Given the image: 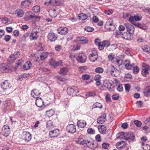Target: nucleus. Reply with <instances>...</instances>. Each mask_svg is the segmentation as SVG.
I'll use <instances>...</instances> for the list:
<instances>
[{
	"label": "nucleus",
	"instance_id": "nucleus-44",
	"mask_svg": "<svg viewBox=\"0 0 150 150\" xmlns=\"http://www.w3.org/2000/svg\"><path fill=\"white\" fill-rule=\"evenodd\" d=\"M55 9H51L50 11V15L52 17H55L57 16V13H56Z\"/></svg>",
	"mask_w": 150,
	"mask_h": 150
},
{
	"label": "nucleus",
	"instance_id": "nucleus-41",
	"mask_svg": "<svg viewBox=\"0 0 150 150\" xmlns=\"http://www.w3.org/2000/svg\"><path fill=\"white\" fill-rule=\"evenodd\" d=\"M47 115L49 117L53 116L54 114V110L51 109L49 111H47L46 112Z\"/></svg>",
	"mask_w": 150,
	"mask_h": 150
},
{
	"label": "nucleus",
	"instance_id": "nucleus-63",
	"mask_svg": "<svg viewBox=\"0 0 150 150\" xmlns=\"http://www.w3.org/2000/svg\"><path fill=\"white\" fill-rule=\"evenodd\" d=\"M142 69H148V70H150L149 66L147 64L144 63H143L142 64Z\"/></svg>",
	"mask_w": 150,
	"mask_h": 150
},
{
	"label": "nucleus",
	"instance_id": "nucleus-59",
	"mask_svg": "<svg viewBox=\"0 0 150 150\" xmlns=\"http://www.w3.org/2000/svg\"><path fill=\"white\" fill-rule=\"evenodd\" d=\"M134 123L138 127H141L142 125L141 122L137 120H135L134 121Z\"/></svg>",
	"mask_w": 150,
	"mask_h": 150
},
{
	"label": "nucleus",
	"instance_id": "nucleus-37",
	"mask_svg": "<svg viewBox=\"0 0 150 150\" xmlns=\"http://www.w3.org/2000/svg\"><path fill=\"white\" fill-rule=\"evenodd\" d=\"M125 143L123 141L121 142H118L116 144V148L118 149H121L123 148V146L125 145Z\"/></svg>",
	"mask_w": 150,
	"mask_h": 150
},
{
	"label": "nucleus",
	"instance_id": "nucleus-43",
	"mask_svg": "<svg viewBox=\"0 0 150 150\" xmlns=\"http://www.w3.org/2000/svg\"><path fill=\"white\" fill-rule=\"evenodd\" d=\"M47 57V52H43L40 55V59L41 60H43Z\"/></svg>",
	"mask_w": 150,
	"mask_h": 150
},
{
	"label": "nucleus",
	"instance_id": "nucleus-21",
	"mask_svg": "<svg viewBox=\"0 0 150 150\" xmlns=\"http://www.w3.org/2000/svg\"><path fill=\"white\" fill-rule=\"evenodd\" d=\"M39 33V32L35 30L34 31L32 32L30 35V38L31 40H35L37 39L38 35V33Z\"/></svg>",
	"mask_w": 150,
	"mask_h": 150
},
{
	"label": "nucleus",
	"instance_id": "nucleus-36",
	"mask_svg": "<svg viewBox=\"0 0 150 150\" xmlns=\"http://www.w3.org/2000/svg\"><path fill=\"white\" fill-rule=\"evenodd\" d=\"M125 133L124 132H121L119 133L118 134H117V139H125Z\"/></svg>",
	"mask_w": 150,
	"mask_h": 150
},
{
	"label": "nucleus",
	"instance_id": "nucleus-17",
	"mask_svg": "<svg viewBox=\"0 0 150 150\" xmlns=\"http://www.w3.org/2000/svg\"><path fill=\"white\" fill-rule=\"evenodd\" d=\"M44 101L41 98L38 97L36 98L35 104L37 107L42 108L44 106Z\"/></svg>",
	"mask_w": 150,
	"mask_h": 150
},
{
	"label": "nucleus",
	"instance_id": "nucleus-40",
	"mask_svg": "<svg viewBox=\"0 0 150 150\" xmlns=\"http://www.w3.org/2000/svg\"><path fill=\"white\" fill-rule=\"evenodd\" d=\"M99 108L100 109H102L103 108V105L100 103L96 102L93 105L92 108Z\"/></svg>",
	"mask_w": 150,
	"mask_h": 150
},
{
	"label": "nucleus",
	"instance_id": "nucleus-30",
	"mask_svg": "<svg viewBox=\"0 0 150 150\" xmlns=\"http://www.w3.org/2000/svg\"><path fill=\"white\" fill-rule=\"evenodd\" d=\"M24 12L23 10L21 9H18L15 11V13L19 17H22L23 15Z\"/></svg>",
	"mask_w": 150,
	"mask_h": 150
},
{
	"label": "nucleus",
	"instance_id": "nucleus-51",
	"mask_svg": "<svg viewBox=\"0 0 150 150\" xmlns=\"http://www.w3.org/2000/svg\"><path fill=\"white\" fill-rule=\"evenodd\" d=\"M149 70L147 69H142V74L144 76H145L149 73Z\"/></svg>",
	"mask_w": 150,
	"mask_h": 150
},
{
	"label": "nucleus",
	"instance_id": "nucleus-39",
	"mask_svg": "<svg viewBox=\"0 0 150 150\" xmlns=\"http://www.w3.org/2000/svg\"><path fill=\"white\" fill-rule=\"evenodd\" d=\"M16 59L14 56L11 54L8 58V61L9 62V64H11L13 63Z\"/></svg>",
	"mask_w": 150,
	"mask_h": 150
},
{
	"label": "nucleus",
	"instance_id": "nucleus-4",
	"mask_svg": "<svg viewBox=\"0 0 150 150\" xmlns=\"http://www.w3.org/2000/svg\"><path fill=\"white\" fill-rule=\"evenodd\" d=\"M63 4V2L61 0H50L48 2H45V4L49 5L51 4L53 5L59 6Z\"/></svg>",
	"mask_w": 150,
	"mask_h": 150
},
{
	"label": "nucleus",
	"instance_id": "nucleus-2",
	"mask_svg": "<svg viewBox=\"0 0 150 150\" xmlns=\"http://www.w3.org/2000/svg\"><path fill=\"white\" fill-rule=\"evenodd\" d=\"M10 132V129L8 125H5L2 127L1 133L3 136L7 137Z\"/></svg>",
	"mask_w": 150,
	"mask_h": 150
},
{
	"label": "nucleus",
	"instance_id": "nucleus-53",
	"mask_svg": "<svg viewBox=\"0 0 150 150\" xmlns=\"http://www.w3.org/2000/svg\"><path fill=\"white\" fill-rule=\"evenodd\" d=\"M103 69L101 67H98L95 69L96 72L98 73H102L103 71Z\"/></svg>",
	"mask_w": 150,
	"mask_h": 150
},
{
	"label": "nucleus",
	"instance_id": "nucleus-6",
	"mask_svg": "<svg viewBox=\"0 0 150 150\" xmlns=\"http://www.w3.org/2000/svg\"><path fill=\"white\" fill-rule=\"evenodd\" d=\"M1 88L4 91L10 88L11 87V85L8 80H5L1 82Z\"/></svg>",
	"mask_w": 150,
	"mask_h": 150
},
{
	"label": "nucleus",
	"instance_id": "nucleus-7",
	"mask_svg": "<svg viewBox=\"0 0 150 150\" xmlns=\"http://www.w3.org/2000/svg\"><path fill=\"white\" fill-rule=\"evenodd\" d=\"M86 59V54L84 53H80L78 55L77 59V60L81 63H83Z\"/></svg>",
	"mask_w": 150,
	"mask_h": 150
},
{
	"label": "nucleus",
	"instance_id": "nucleus-54",
	"mask_svg": "<svg viewBox=\"0 0 150 150\" xmlns=\"http://www.w3.org/2000/svg\"><path fill=\"white\" fill-rule=\"evenodd\" d=\"M86 96L88 97H94L96 96V93L94 92H89L87 93Z\"/></svg>",
	"mask_w": 150,
	"mask_h": 150
},
{
	"label": "nucleus",
	"instance_id": "nucleus-56",
	"mask_svg": "<svg viewBox=\"0 0 150 150\" xmlns=\"http://www.w3.org/2000/svg\"><path fill=\"white\" fill-rule=\"evenodd\" d=\"M133 72L134 74H137L138 73L139 71V68L137 66L135 67L134 66L133 68L132 69Z\"/></svg>",
	"mask_w": 150,
	"mask_h": 150
},
{
	"label": "nucleus",
	"instance_id": "nucleus-25",
	"mask_svg": "<svg viewBox=\"0 0 150 150\" xmlns=\"http://www.w3.org/2000/svg\"><path fill=\"white\" fill-rule=\"evenodd\" d=\"M49 63L50 65L55 68L58 66L59 64V62L55 61L53 58H51L49 61Z\"/></svg>",
	"mask_w": 150,
	"mask_h": 150
},
{
	"label": "nucleus",
	"instance_id": "nucleus-3",
	"mask_svg": "<svg viewBox=\"0 0 150 150\" xmlns=\"http://www.w3.org/2000/svg\"><path fill=\"white\" fill-rule=\"evenodd\" d=\"M22 138L25 142H28L31 139V135L29 132H24L22 134Z\"/></svg>",
	"mask_w": 150,
	"mask_h": 150
},
{
	"label": "nucleus",
	"instance_id": "nucleus-13",
	"mask_svg": "<svg viewBox=\"0 0 150 150\" xmlns=\"http://www.w3.org/2000/svg\"><path fill=\"white\" fill-rule=\"evenodd\" d=\"M10 71L9 66L3 64L0 66V71L3 73H8Z\"/></svg>",
	"mask_w": 150,
	"mask_h": 150
},
{
	"label": "nucleus",
	"instance_id": "nucleus-58",
	"mask_svg": "<svg viewBox=\"0 0 150 150\" xmlns=\"http://www.w3.org/2000/svg\"><path fill=\"white\" fill-rule=\"evenodd\" d=\"M90 78V76L87 74H85L83 75L82 76V78L84 80H87Z\"/></svg>",
	"mask_w": 150,
	"mask_h": 150
},
{
	"label": "nucleus",
	"instance_id": "nucleus-22",
	"mask_svg": "<svg viewBox=\"0 0 150 150\" xmlns=\"http://www.w3.org/2000/svg\"><path fill=\"white\" fill-rule=\"evenodd\" d=\"M98 129L100 133L103 134H105L107 128L106 126L105 125H102L98 126Z\"/></svg>",
	"mask_w": 150,
	"mask_h": 150
},
{
	"label": "nucleus",
	"instance_id": "nucleus-19",
	"mask_svg": "<svg viewBox=\"0 0 150 150\" xmlns=\"http://www.w3.org/2000/svg\"><path fill=\"white\" fill-rule=\"evenodd\" d=\"M31 1L30 0H25L22 1L21 4V6L22 8H25L28 7L31 4Z\"/></svg>",
	"mask_w": 150,
	"mask_h": 150
},
{
	"label": "nucleus",
	"instance_id": "nucleus-24",
	"mask_svg": "<svg viewBox=\"0 0 150 150\" xmlns=\"http://www.w3.org/2000/svg\"><path fill=\"white\" fill-rule=\"evenodd\" d=\"M88 144H87V146L92 149H94L98 146L97 143L96 142H92L89 141V142Z\"/></svg>",
	"mask_w": 150,
	"mask_h": 150
},
{
	"label": "nucleus",
	"instance_id": "nucleus-62",
	"mask_svg": "<svg viewBox=\"0 0 150 150\" xmlns=\"http://www.w3.org/2000/svg\"><path fill=\"white\" fill-rule=\"evenodd\" d=\"M109 144L107 143H103L102 144V147L104 149H107L109 146Z\"/></svg>",
	"mask_w": 150,
	"mask_h": 150
},
{
	"label": "nucleus",
	"instance_id": "nucleus-61",
	"mask_svg": "<svg viewBox=\"0 0 150 150\" xmlns=\"http://www.w3.org/2000/svg\"><path fill=\"white\" fill-rule=\"evenodd\" d=\"M123 89V88L122 85L121 84H119L117 88V90L119 92H121L122 91Z\"/></svg>",
	"mask_w": 150,
	"mask_h": 150
},
{
	"label": "nucleus",
	"instance_id": "nucleus-33",
	"mask_svg": "<svg viewBox=\"0 0 150 150\" xmlns=\"http://www.w3.org/2000/svg\"><path fill=\"white\" fill-rule=\"evenodd\" d=\"M68 71V69L67 67H64L60 69L59 74L61 75H66Z\"/></svg>",
	"mask_w": 150,
	"mask_h": 150
},
{
	"label": "nucleus",
	"instance_id": "nucleus-27",
	"mask_svg": "<svg viewBox=\"0 0 150 150\" xmlns=\"http://www.w3.org/2000/svg\"><path fill=\"white\" fill-rule=\"evenodd\" d=\"M32 66L31 63L30 61H28L23 66V69L25 70L29 69Z\"/></svg>",
	"mask_w": 150,
	"mask_h": 150
},
{
	"label": "nucleus",
	"instance_id": "nucleus-10",
	"mask_svg": "<svg viewBox=\"0 0 150 150\" xmlns=\"http://www.w3.org/2000/svg\"><path fill=\"white\" fill-rule=\"evenodd\" d=\"M59 134V130L58 129H56L49 132V136L50 138H53L57 137Z\"/></svg>",
	"mask_w": 150,
	"mask_h": 150
},
{
	"label": "nucleus",
	"instance_id": "nucleus-5",
	"mask_svg": "<svg viewBox=\"0 0 150 150\" xmlns=\"http://www.w3.org/2000/svg\"><path fill=\"white\" fill-rule=\"evenodd\" d=\"M66 130L69 133H74L76 132V126L74 124H69L67 126Z\"/></svg>",
	"mask_w": 150,
	"mask_h": 150
},
{
	"label": "nucleus",
	"instance_id": "nucleus-26",
	"mask_svg": "<svg viewBox=\"0 0 150 150\" xmlns=\"http://www.w3.org/2000/svg\"><path fill=\"white\" fill-rule=\"evenodd\" d=\"M106 26H110V27L109 28V30H114L115 29L116 27L115 25L114 24H113L112 23H110L109 20H108L107 21L106 23Z\"/></svg>",
	"mask_w": 150,
	"mask_h": 150
},
{
	"label": "nucleus",
	"instance_id": "nucleus-12",
	"mask_svg": "<svg viewBox=\"0 0 150 150\" xmlns=\"http://www.w3.org/2000/svg\"><path fill=\"white\" fill-rule=\"evenodd\" d=\"M110 45V43L108 41H104L101 42L98 45L99 49L100 50H103L105 47H107Z\"/></svg>",
	"mask_w": 150,
	"mask_h": 150
},
{
	"label": "nucleus",
	"instance_id": "nucleus-45",
	"mask_svg": "<svg viewBox=\"0 0 150 150\" xmlns=\"http://www.w3.org/2000/svg\"><path fill=\"white\" fill-rule=\"evenodd\" d=\"M144 95L147 97L150 96V87L147 88L144 92Z\"/></svg>",
	"mask_w": 150,
	"mask_h": 150
},
{
	"label": "nucleus",
	"instance_id": "nucleus-16",
	"mask_svg": "<svg viewBox=\"0 0 150 150\" xmlns=\"http://www.w3.org/2000/svg\"><path fill=\"white\" fill-rule=\"evenodd\" d=\"M76 40L77 42L79 43L80 42V43L83 44H87L88 42L87 38L84 37L79 36L77 37Z\"/></svg>",
	"mask_w": 150,
	"mask_h": 150
},
{
	"label": "nucleus",
	"instance_id": "nucleus-35",
	"mask_svg": "<svg viewBox=\"0 0 150 150\" xmlns=\"http://www.w3.org/2000/svg\"><path fill=\"white\" fill-rule=\"evenodd\" d=\"M78 17L80 20H85L87 18L86 15L83 13H81L79 14Z\"/></svg>",
	"mask_w": 150,
	"mask_h": 150
},
{
	"label": "nucleus",
	"instance_id": "nucleus-52",
	"mask_svg": "<svg viewBox=\"0 0 150 150\" xmlns=\"http://www.w3.org/2000/svg\"><path fill=\"white\" fill-rule=\"evenodd\" d=\"M84 30L88 32H91L94 31V29L92 27L88 26H86L84 28Z\"/></svg>",
	"mask_w": 150,
	"mask_h": 150
},
{
	"label": "nucleus",
	"instance_id": "nucleus-47",
	"mask_svg": "<svg viewBox=\"0 0 150 150\" xmlns=\"http://www.w3.org/2000/svg\"><path fill=\"white\" fill-rule=\"evenodd\" d=\"M94 56L95 54L93 53H92V54H89V57L90 59L91 62H94L97 60V57L93 58V57Z\"/></svg>",
	"mask_w": 150,
	"mask_h": 150
},
{
	"label": "nucleus",
	"instance_id": "nucleus-23",
	"mask_svg": "<svg viewBox=\"0 0 150 150\" xmlns=\"http://www.w3.org/2000/svg\"><path fill=\"white\" fill-rule=\"evenodd\" d=\"M112 83L108 81L106 82L104 85L105 87H106L108 90L110 91H112L114 90V87L112 86Z\"/></svg>",
	"mask_w": 150,
	"mask_h": 150
},
{
	"label": "nucleus",
	"instance_id": "nucleus-50",
	"mask_svg": "<svg viewBox=\"0 0 150 150\" xmlns=\"http://www.w3.org/2000/svg\"><path fill=\"white\" fill-rule=\"evenodd\" d=\"M143 148L144 150H150V146L147 144H142Z\"/></svg>",
	"mask_w": 150,
	"mask_h": 150
},
{
	"label": "nucleus",
	"instance_id": "nucleus-42",
	"mask_svg": "<svg viewBox=\"0 0 150 150\" xmlns=\"http://www.w3.org/2000/svg\"><path fill=\"white\" fill-rule=\"evenodd\" d=\"M125 67L126 69L127 70H130L132 68H133L134 66V64H130L129 63H128L126 64H124Z\"/></svg>",
	"mask_w": 150,
	"mask_h": 150
},
{
	"label": "nucleus",
	"instance_id": "nucleus-60",
	"mask_svg": "<svg viewBox=\"0 0 150 150\" xmlns=\"http://www.w3.org/2000/svg\"><path fill=\"white\" fill-rule=\"evenodd\" d=\"M7 104L6 103L4 105H2V109L3 111L5 112H6L7 109Z\"/></svg>",
	"mask_w": 150,
	"mask_h": 150
},
{
	"label": "nucleus",
	"instance_id": "nucleus-28",
	"mask_svg": "<svg viewBox=\"0 0 150 150\" xmlns=\"http://www.w3.org/2000/svg\"><path fill=\"white\" fill-rule=\"evenodd\" d=\"M77 124L78 126L80 128L84 127L86 125V121L83 120L78 121Z\"/></svg>",
	"mask_w": 150,
	"mask_h": 150
},
{
	"label": "nucleus",
	"instance_id": "nucleus-29",
	"mask_svg": "<svg viewBox=\"0 0 150 150\" xmlns=\"http://www.w3.org/2000/svg\"><path fill=\"white\" fill-rule=\"evenodd\" d=\"M40 94V93L38 92V91H36V90L35 89L33 90L31 92V96L36 98H38L37 96L39 95Z\"/></svg>",
	"mask_w": 150,
	"mask_h": 150
},
{
	"label": "nucleus",
	"instance_id": "nucleus-48",
	"mask_svg": "<svg viewBox=\"0 0 150 150\" xmlns=\"http://www.w3.org/2000/svg\"><path fill=\"white\" fill-rule=\"evenodd\" d=\"M142 49L144 52H148L150 50L149 47L147 45H144L142 46Z\"/></svg>",
	"mask_w": 150,
	"mask_h": 150
},
{
	"label": "nucleus",
	"instance_id": "nucleus-8",
	"mask_svg": "<svg viewBox=\"0 0 150 150\" xmlns=\"http://www.w3.org/2000/svg\"><path fill=\"white\" fill-rule=\"evenodd\" d=\"M125 139L128 140L129 142L131 141L133 142L135 138V136L132 132L125 133Z\"/></svg>",
	"mask_w": 150,
	"mask_h": 150
},
{
	"label": "nucleus",
	"instance_id": "nucleus-9",
	"mask_svg": "<svg viewBox=\"0 0 150 150\" xmlns=\"http://www.w3.org/2000/svg\"><path fill=\"white\" fill-rule=\"evenodd\" d=\"M115 70V68L114 66L112 65H110L107 67L105 71L107 73L110 74L112 76H115V74H114V72Z\"/></svg>",
	"mask_w": 150,
	"mask_h": 150
},
{
	"label": "nucleus",
	"instance_id": "nucleus-46",
	"mask_svg": "<svg viewBox=\"0 0 150 150\" xmlns=\"http://www.w3.org/2000/svg\"><path fill=\"white\" fill-rule=\"evenodd\" d=\"M53 127L52 122L51 120H49L47 122L46 124V127L48 129H51Z\"/></svg>",
	"mask_w": 150,
	"mask_h": 150
},
{
	"label": "nucleus",
	"instance_id": "nucleus-14",
	"mask_svg": "<svg viewBox=\"0 0 150 150\" xmlns=\"http://www.w3.org/2000/svg\"><path fill=\"white\" fill-rule=\"evenodd\" d=\"M47 38L51 42L55 41L57 39V36L53 33H50L47 35Z\"/></svg>",
	"mask_w": 150,
	"mask_h": 150
},
{
	"label": "nucleus",
	"instance_id": "nucleus-1",
	"mask_svg": "<svg viewBox=\"0 0 150 150\" xmlns=\"http://www.w3.org/2000/svg\"><path fill=\"white\" fill-rule=\"evenodd\" d=\"M67 92L69 95L73 96L76 95V93L79 92V91L76 87H69L67 88Z\"/></svg>",
	"mask_w": 150,
	"mask_h": 150
},
{
	"label": "nucleus",
	"instance_id": "nucleus-18",
	"mask_svg": "<svg viewBox=\"0 0 150 150\" xmlns=\"http://www.w3.org/2000/svg\"><path fill=\"white\" fill-rule=\"evenodd\" d=\"M133 34L129 33L128 32H124L122 38L129 40H131L133 39Z\"/></svg>",
	"mask_w": 150,
	"mask_h": 150
},
{
	"label": "nucleus",
	"instance_id": "nucleus-38",
	"mask_svg": "<svg viewBox=\"0 0 150 150\" xmlns=\"http://www.w3.org/2000/svg\"><path fill=\"white\" fill-rule=\"evenodd\" d=\"M69 100L68 98H66L64 99L63 103V106L66 109L67 108L69 105Z\"/></svg>",
	"mask_w": 150,
	"mask_h": 150
},
{
	"label": "nucleus",
	"instance_id": "nucleus-15",
	"mask_svg": "<svg viewBox=\"0 0 150 150\" xmlns=\"http://www.w3.org/2000/svg\"><path fill=\"white\" fill-rule=\"evenodd\" d=\"M106 117V113H104L100 116L99 117L97 120V122L98 123L102 124L104 123L105 121Z\"/></svg>",
	"mask_w": 150,
	"mask_h": 150
},
{
	"label": "nucleus",
	"instance_id": "nucleus-20",
	"mask_svg": "<svg viewBox=\"0 0 150 150\" xmlns=\"http://www.w3.org/2000/svg\"><path fill=\"white\" fill-rule=\"evenodd\" d=\"M59 33L62 35H66L68 32V28L66 27H61L58 30Z\"/></svg>",
	"mask_w": 150,
	"mask_h": 150
},
{
	"label": "nucleus",
	"instance_id": "nucleus-11",
	"mask_svg": "<svg viewBox=\"0 0 150 150\" xmlns=\"http://www.w3.org/2000/svg\"><path fill=\"white\" fill-rule=\"evenodd\" d=\"M124 25L125 26L129 33L130 34H133L134 33V28L133 26L128 23H125Z\"/></svg>",
	"mask_w": 150,
	"mask_h": 150
},
{
	"label": "nucleus",
	"instance_id": "nucleus-31",
	"mask_svg": "<svg viewBox=\"0 0 150 150\" xmlns=\"http://www.w3.org/2000/svg\"><path fill=\"white\" fill-rule=\"evenodd\" d=\"M134 25L144 30H146L147 29V27L144 24H141L137 23L136 24H134Z\"/></svg>",
	"mask_w": 150,
	"mask_h": 150
},
{
	"label": "nucleus",
	"instance_id": "nucleus-55",
	"mask_svg": "<svg viewBox=\"0 0 150 150\" xmlns=\"http://www.w3.org/2000/svg\"><path fill=\"white\" fill-rule=\"evenodd\" d=\"M108 59L112 61V62H114V60L116 59V58L113 56L112 54H110L108 56Z\"/></svg>",
	"mask_w": 150,
	"mask_h": 150
},
{
	"label": "nucleus",
	"instance_id": "nucleus-32",
	"mask_svg": "<svg viewBox=\"0 0 150 150\" xmlns=\"http://www.w3.org/2000/svg\"><path fill=\"white\" fill-rule=\"evenodd\" d=\"M123 33L119 30H116L115 32V37L116 38H119L121 37L122 38V36L123 35Z\"/></svg>",
	"mask_w": 150,
	"mask_h": 150
},
{
	"label": "nucleus",
	"instance_id": "nucleus-49",
	"mask_svg": "<svg viewBox=\"0 0 150 150\" xmlns=\"http://www.w3.org/2000/svg\"><path fill=\"white\" fill-rule=\"evenodd\" d=\"M32 10L35 12H38L40 11V8L38 6H35L33 7Z\"/></svg>",
	"mask_w": 150,
	"mask_h": 150
},
{
	"label": "nucleus",
	"instance_id": "nucleus-57",
	"mask_svg": "<svg viewBox=\"0 0 150 150\" xmlns=\"http://www.w3.org/2000/svg\"><path fill=\"white\" fill-rule=\"evenodd\" d=\"M87 132L89 134H93L95 133V131L91 128H89L87 130Z\"/></svg>",
	"mask_w": 150,
	"mask_h": 150
},
{
	"label": "nucleus",
	"instance_id": "nucleus-34",
	"mask_svg": "<svg viewBox=\"0 0 150 150\" xmlns=\"http://www.w3.org/2000/svg\"><path fill=\"white\" fill-rule=\"evenodd\" d=\"M100 75L99 74L96 75L94 77V80L96 81V84L99 86L100 84Z\"/></svg>",
	"mask_w": 150,
	"mask_h": 150
},
{
	"label": "nucleus",
	"instance_id": "nucleus-64",
	"mask_svg": "<svg viewBox=\"0 0 150 150\" xmlns=\"http://www.w3.org/2000/svg\"><path fill=\"white\" fill-rule=\"evenodd\" d=\"M125 90L126 91L129 92L130 87V86L128 84H126L125 85Z\"/></svg>",
	"mask_w": 150,
	"mask_h": 150
}]
</instances>
